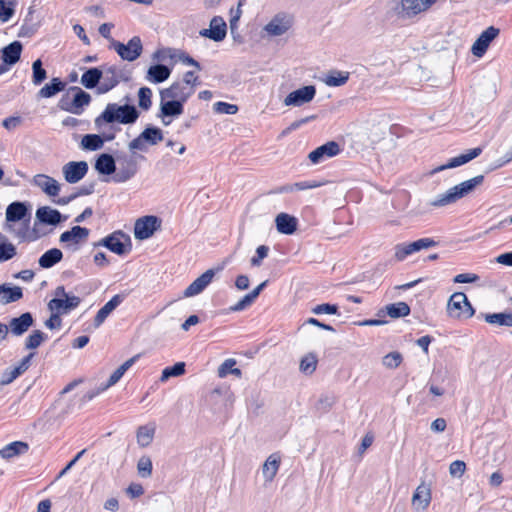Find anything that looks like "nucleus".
Listing matches in <instances>:
<instances>
[{
	"mask_svg": "<svg viewBox=\"0 0 512 512\" xmlns=\"http://www.w3.org/2000/svg\"><path fill=\"white\" fill-rule=\"evenodd\" d=\"M336 403V397L334 395L325 394L322 395L317 402V409L324 412L328 411Z\"/></svg>",
	"mask_w": 512,
	"mask_h": 512,
	"instance_id": "052dcab7",
	"label": "nucleus"
},
{
	"mask_svg": "<svg viewBox=\"0 0 512 512\" xmlns=\"http://www.w3.org/2000/svg\"><path fill=\"white\" fill-rule=\"evenodd\" d=\"M47 339V335L40 330H34L25 340V348L32 350L38 348Z\"/></svg>",
	"mask_w": 512,
	"mask_h": 512,
	"instance_id": "8fccbe9b",
	"label": "nucleus"
},
{
	"mask_svg": "<svg viewBox=\"0 0 512 512\" xmlns=\"http://www.w3.org/2000/svg\"><path fill=\"white\" fill-rule=\"evenodd\" d=\"M321 184L316 181H301L296 182L293 185H285L279 187L276 192L277 193H287L292 192L293 190H307L319 187Z\"/></svg>",
	"mask_w": 512,
	"mask_h": 512,
	"instance_id": "de8ad7c7",
	"label": "nucleus"
},
{
	"mask_svg": "<svg viewBox=\"0 0 512 512\" xmlns=\"http://www.w3.org/2000/svg\"><path fill=\"white\" fill-rule=\"evenodd\" d=\"M185 373V363L177 362L173 366L166 367L161 374L160 380L167 381L170 377L181 376Z\"/></svg>",
	"mask_w": 512,
	"mask_h": 512,
	"instance_id": "09e8293b",
	"label": "nucleus"
},
{
	"mask_svg": "<svg viewBox=\"0 0 512 512\" xmlns=\"http://www.w3.org/2000/svg\"><path fill=\"white\" fill-rule=\"evenodd\" d=\"M34 319L30 312H25L21 314L19 317L12 318L9 321V325L7 326V330L14 336H21L33 325Z\"/></svg>",
	"mask_w": 512,
	"mask_h": 512,
	"instance_id": "4be33fe9",
	"label": "nucleus"
},
{
	"mask_svg": "<svg viewBox=\"0 0 512 512\" xmlns=\"http://www.w3.org/2000/svg\"><path fill=\"white\" fill-rule=\"evenodd\" d=\"M236 365V360L233 358L226 359L218 368V376L220 378L226 377L231 373L232 367Z\"/></svg>",
	"mask_w": 512,
	"mask_h": 512,
	"instance_id": "338daca9",
	"label": "nucleus"
},
{
	"mask_svg": "<svg viewBox=\"0 0 512 512\" xmlns=\"http://www.w3.org/2000/svg\"><path fill=\"white\" fill-rule=\"evenodd\" d=\"M482 153L481 147H476L468 150L466 153L460 154L456 157H453L449 160V162L445 165L440 166L437 171H441L448 168H456L458 166L464 165L469 161L475 159Z\"/></svg>",
	"mask_w": 512,
	"mask_h": 512,
	"instance_id": "cd10ccee",
	"label": "nucleus"
},
{
	"mask_svg": "<svg viewBox=\"0 0 512 512\" xmlns=\"http://www.w3.org/2000/svg\"><path fill=\"white\" fill-rule=\"evenodd\" d=\"M447 313L452 318H470L475 310L463 292H455L448 300Z\"/></svg>",
	"mask_w": 512,
	"mask_h": 512,
	"instance_id": "423d86ee",
	"label": "nucleus"
},
{
	"mask_svg": "<svg viewBox=\"0 0 512 512\" xmlns=\"http://www.w3.org/2000/svg\"><path fill=\"white\" fill-rule=\"evenodd\" d=\"M122 301L123 297L119 294H116L102 308H100L94 318L95 327H99L112 313V311L122 303Z\"/></svg>",
	"mask_w": 512,
	"mask_h": 512,
	"instance_id": "7c9ffc66",
	"label": "nucleus"
},
{
	"mask_svg": "<svg viewBox=\"0 0 512 512\" xmlns=\"http://www.w3.org/2000/svg\"><path fill=\"white\" fill-rule=\"evenodd\" d=\"M94 168L101 175H114L116 160L111 154L102 153L96 158Z\"/></svg>",
	"mask_w": 512,
	"mask_h": 512,
	"instance_id": "bb28decb",
	"label": "nucleus"
},
{
	"mask_svg": "<svg viewBox=\"0 0 512 512\" xmlns=\"http://www.w3.org/2000/svg\"><path fill=\"white\" fill-rule=\"evenodd\" d=\"M21 374L14 367L7 368L2 376L1 384L7 385L13 382L16 378H18Z\"/></svg>",
	"mask_w": 512,
	"mask_h": 512,
	"instance_id": "774afa93",
	"label": "nucleus"
},
{
	"mask_svg": "<svg viewBox=\"0 0 512 512\" xmlns=\"http://www.w3.org/2000/svg\"><path fill=\"white\" fill-rule=\"evenodd\" d=\"M66 83L60 78H53L50 83L45 84L38 92L39 98H51L65 89Z\"/></svg>",
	"mask_w": 512,
	"mask_h": 512,
	"instance_id": "37998d69",
	"label": "nucleus"
},
{
	"mask_svg": "<svg viewBox=\"0 0 512 512\" xmlns=\"http://www.w3.org/2000/svg\"><path fill=\"white\" fill-rule=\"evenodd\" d=\"M63 258V253L58 248H52L46 251L38 260L40 267L51 268Z\"/></svg>",
	"mask_w": 512,
	"mask_h": 512,
	"instance_id": "c03bdc74",
	"label": "nucleus"
},
{
	"mask_svg": "<svg viewBox=\"0 0 512 512\" xmlns=\"http://www.w3.org/2000/svg\"><path fill=\"white\" fill-rule=\"evenodd\" d=\"M171 74V69L163 64H156L149 67L146 79L152 83H162L166 81Z\"/></svg>",
	"mask_w": 512,
	"mask_h": 512,
	"instance_id": "72a5a7b5",
	"label": "nucleus"
},
{
	"mask_svg": "<svg viewBox=\"0 0 512 512\" xmlns=\"http://www.w3.org/2000/svg\"><path fill=\"white\" fill-rule=\"evenodd\" d=\"M151 97H152L151 89L148 87H141L138 91L139 107L142 108L143 110L150 109V107L152 105Z\"/></svg>",
	"mask_w": 512,
	"mask_h": 512,
	"instance_id": "603ef678",
	"label": "nucleus"
},
{
	"mask_svg": "<svg viewBox=\"0 0 512 512\" xmlns=\"http://www.w3.org/2000/svg\"><path fill=\"white\" fill-rule=\"evenodd\" d=\"M431 498L430 485L422 482L412 496V504L418 509L425 510L429 506Z\"/></svg>",
	"mask_w": 512,
	"mask_h": 512,
	"instance_id": "a878e982",
	"label": "nucleus"
},
{
	"mask_svg": "<svg viewBox=\"0 0 512 512\" xmlns=\"http://www.w3.org/2000/svg\"><path fill=\"white\" fill-rule=\"evenodd\" d=\"M312 313L320 315V314H337L338 306L330 303H323L312 308Z\"/></svg>",
	"mask_w": 512,
	"mask_h": 512,
	"instance_id": "680f3d73",
	"label": "nucleus"
},
{
	"mask_svg": "<svg viewBox=\"0 0 512 512\" xmlns=\"http://www.w3.org/2000/svg\"><path fill=\"white\" fill-rule=\"evenodd\" d=\"M28 213V208L23 202H12L8 205L6 209V221L7 222H17L26 217Z\"/></svg>",
	"mask_w": 512,
	"mask_h": 512,
	"instance_id": "e433bc0d",
	"label": "nucleus"
},
{
	"mask_svg": "<svg viewBox=\"0 0 512 512\" xmlns=\"http://www.w3.org/2000/svg\"><path fill=\"white\" fill-rule=\"evenodd\" d=\"M213 110L219 114L234 115L238 112V106L235 104L218 101L214 103Z\"/></svg>",
	"mask_w": 512,
	"mask_h": 512,
	"instance_id": "13d9d810",
	"label": "nucleus"
},
{
	"mask_svg": "<svg viewBox=\"0 0 512 512\" xmlns=\"http://www.w3.org/2000/svg\"><path fill=\"white\" fill-rule=\"evenodd\" d=\"M89 232V229L77 225L72 227L70 230L63 232L60 235L59 240L61 243L77 245L88 238Z\"/></svg>",
	"mask_w": 512,
	"mask_h": 512,
	"instance_id": "393cba45",
	"label": "nucleus"
},
{
	"mask_svg": "<svg viewBox=\"0 0 512 512\" xmlns=\"http://www.w3.org/2000/svg\"><path fill=\"white\" fill-rule=\"evenodd\" d=\"M403 360L402 355L399 352H391L385 355L382 359V363L386 368L395 369Z\"/></svg>",
	"mask_w": 512,
	"mask_h": 512,
	"instance_id": "6e6d98bb",
	"label": "nucleus"
},
{
	"mask_svg": "<svg viewBox=\"0 0 512 512\" xmlns=\"http://www.w3.org/2000/svg\"><path fill=\"white\" fill-rule=\"evenodd\" d=\"M484 181L483 175L475 176L469 180L463 181L458 185L448 189L445 193L439 194L430 205L433 207H442L455 203L462 197L471 193L477 186L481 185Z\"/></svg>",
	"mask_w": 512,
	"mask_h": 512,
	"instance_id": "f03ea898",
	"label": "nucleus"
},
{
	"mask_svg": "<svg viewBox=\"0 0 512 512\" xmlns=\"http://www.w3.org/2000/svg\"><path fill=\"white\" fill-rule=\"evenodd\" d=\"M32 82L34 85H40L46 78V70L42 67V61L37 59L32 64Z\"/></svg>",
	"mask_w": 512,
	"mask_h": 512,
	"instance_id": "3c124183",
	"label": "nucleus"
},
{
	"mask_svg": "<svg viewBox=\"0 0 512 512\" xmlns=\"http://www.w3.org/2000/svg\"><path fill=\"white\" fill-rule=\"evenodd\" d=\"M437 245V242L431 238H421L411 243L399 244L395 247V258L403 261L407 256L422 249H428Z\"/></svg>",
	"mask_w": 512,
	"mask_h": 512,
	"instance_id": "9b49d317",
	"label": "nucleus"
},
{
	"mask_svg": "<svg viewBox=\"0 0 512 512\" xmlns=\"http://www.w3.org/2000/svg\"><path fill=\"white\" fill-rule=\"evenodd\" d=\"M500 34V29L495 26H489L486 28L475 40L471 47V53L476 57H482L490 44L494 39H496Z\"/></svg>",
	"mask_w": 512,
	"mask_h": 512,
	"instance_id": "4468645a",
	"label": "nucleus"
},
{
	"mask_svg": "<svg viewBox=\"0 0 512 512\" xmlns=\"http://www.w3.org/2000/svg\"><path fill=\"white\" fill-rule=\"evenodd\" d=\"M102 79V70L93 67L87 69L81 76V84L87 89L98 88L100 81Z\"/></svg>",
	"mask_w": 512,
	"mask_h": 512,
	"instance_id": "ea45409f",
	"label": "nucleus"
},
{
	"mask_svg": "<svg viewBox=\"0 0 512 512\" xmlns=\"http://www.w3.org/2000/svg\"><path fill=\"white\" fill-rule=\"evenodd\" d=\"M214 275L213 269L205 271L184 290L183 296L188 298L200 294L211 283Z\"/></svg>",
	"mask_w": 512,
	"mask_h": 512,
	"instance_id": "412c9836",
	"label": "nucleus"
},
{
	"mask_svg": "<svg viewBox=\"0 0 512 512\" xmlns=\"http://www.w3.org/2000/svg\"><path fill=\"white\" fill-rule=\"evenodd\" d=\"M112 48L117 52L121 59L132 62L135 61L143 51L140 37H132L127 44L112 40Z\"/></svg>",
	"mask_w": 512,
	"mask_h": 512,
	"instance_id": "1a4fd4ad",
	"label": "nucleus"
},
{
	"mask_svg": "<svg viewBox=\"0 0 512 512\" xmlns=\"http://www.w3.org/2000/svg\"><path fill=\"white\" fill-rule=\"evenodd\" d=\"M119 84L118 69L115 66L107 67L102 71V79L97 88L98 94H105Z\"/></svg>",
	"mask_w": 512,
	"mask_h": 512,
	"instance_id": "5701e85b",
	"label": "nucleus"
},
{
	"mask_svg": "<svg viewBox=\"0 0 512 512\" xmlns=\"http://www.w3.org/2000/svg\"><path fill=\"white\" fill-rule=\"evenodd\" d=\"M315 95L316 87L314 85H307L289 93L283 103L285 106L299 107L311 102Z\"/></svg>",
	"mask_w": 512,
	"mask_h": 512,
	"instance_id": "2eb2a0df",
	"label": "nucleus"
},
{
	"mask_svg": "<svg viewBox=\"0 0 512 512\" xmlns=\"http://www.w3.org/2000/svg\"><path fill=\"white\" fill-rule=\"evenodd\" d=\"M54 296L55 297L48 302V309L50 311H56L60 315L70 313L81 303V298L75 295H69L64 286L56 287Z\"/></svg>",
	"mask_w": 512,
	"mask_h": 512,
	"instance_id": "7ed1b4c3",
	"label": "nucleus"
},
{
	"mask_svg": "<svg viewBox=\"0 0 512 512\" xmlns=\"http://www.w3.org/2000/svg\"><path fill=\"white\" fill-rule=\"evenodd\" d=\"M36 219L43 224L56 226L62 221V215L56 209L43 206L36 210Z\"/></svg>",
	"mask_w": 512,
	"mask_h": 512,
	"instance_id": "c85d7f7f",
	"label": "nucleus"
},
{
	"mask_svg": "<svg viewBox=\"0 0 512 512\" xmlns=\"http://www.w3.org/2000/svg\"><path fill=\"white\" fill-rule=\"evenodd\" d=\"M101 134H86L82 137L81 148L87 151H97L104 146L105 142L114 140V133H105L104 129Z\"/></svg>",
	"mask_w": 512,
	"mask_h": 512,
	"instance_id": "6ab92c4d",
	"label": "nucleus"
},
{
	"mask_svg": "<svg viewBox=\"0 0 512 512\" xmlns=\"http://www.w3.org/2000/svg\"><path fill=\"white\" fill-rule=\"evenodd\" d=\"M28 450H29L28 443L23 442V441H14V442L7 444L0 450V456L3 459L10 460L14 457H17V456L27 453Z\"/></svg>",
	"mask_w": 512,
	"mask_h": 512,
	"instance_id": "473e14b6",
	"label": "nucleus"
},
{
	"mask_svg": "<svg viewBox=\"0 0 512 512\" xmlns=\"http://www.w3.org/2000/svg\"><path fill=\"white\" fill-rule=\"evenodd\" d=\"M94 247H105L111 252L122 256L131 251L130 237L121 230H117L93 244Z\"/></svg>",
	"mask_w": 512,
	"mask_h": 512,
	"instance_id": "20e7f679",
	"label": "nucleus"
},
{
	"mask_svg": "<svg viewBox=\"0 0 512 512\" xmlns=\"http://www.w3.org/2000/svg\"><path fill=\"white\" fill-rule=\"evenodd\" d=\"M386 314L391 318L404 317L410 314V307L405 302L389 304L385 307Z\"/></svg>",
	"mask_w": 512,
	"mask_h": 512,
	"instance_id": "49530a36",
	"label": "nucleus"
},
{
	"mask_svg": "<svg viewBox=\"0 0 512 512\" xmlns=\"http://www.w3.org/2000/svg\"><path fill=\"white\" fill-rule=\"evenodd\" d=\"M69 92L74 93L72 97V107L73 114L81 115L84 111V107L88 106L91 102V96L89 93L85 92L81 88L77 86H72L69 88Z\"/></svg>",
	"mask_w": 512,
	"mask_h": 512,
	"instance_id": "b1692460",
	"label": "nucleus"
},
{
	"mask_svg": "<svg viewBox=\"0 0 512 512\" xmlns=\"http://www.w3.org/2000/svg\"><path fill=\"white\" fill-rule=\"evenodd\" d=\"M195 92L193 87H189L181 81H176L170 87L160 91V98L162 100L172 99L179 100L185 103Z\"/></svg>",
	"mask_w": 512,
	"mask_h": 512,
	"instance_id": "f8f14e48",
	"label": "nucleus"
},
{
	"mask_svg": "<svg viewBox=\"0 0 512 512\" xmlns=\"http://www.w3.org/2000/svg\"><path fill=\"white\" fill-rule=\"evenodd\" d=\"M138 473L141 477L147 478L152 474V461L148 456H143L137 464Z\"/></svg>",
	"mask_w": 512,
	"mask_h": 512,
	"instance_id": "5fc2aeb1",
	"label": "nucleus"
},
{
	"mask_svg": "<svg viewBox=\"0 0 512 512\" xmlns=\"http://www.w3.org/2000/svg\"><path fill=\"white\" fill-rule=\"evenodd\" d=\"M22 44L20 41H14L1 50L0 58L9 66L16 64L21 57Z\"/></svg>",
	"mask_w": 512,
	"mask_h": 512,
	"instance_id": "2f4dec72",
	"label": "nucleus"
},
{
	"mask_svg": "<svg viewBox=\"0 0 512 512\" xmlns=\"http://www.w3.org/2000/svg\"><path fill=\"white\" fill-rule=\"evenodd\" d=\"M317 365V359L314 355L309 354L302 358L300 362V370L305 374H312Z\"/></svg>",
	"mask_w": 512,
	"mask_h": 512,
	"instance_id": "4d7b16f0",
	"label": "nucleus"
},
{
	"mask_svg": "<svg viewBox=\"0 0 512 512\" xmlns=\"http://www.w3.org/2000/svg\"><path fill=\"white\" fill-rule=\"evenodd\" d=\"M161 226V220L157 216L148 215L136 220L134 236L138 240L150 238Z\"/></svg>",
	"mask_w": 512,
	"mask_h": 512,
	"instance_id": "9d476101",
	"label": "nucleus"
},
{
	"mask_svg": "<svg viewBox=\"0 0 512 512\" xmlns=\"http://www.w3.org/2000/svg\"><path fill=\"white\" fill-rule=\"evenodd\" d=\"M88 169L86 161H70L62 167V172L66 182L75 184L85 177Z\"/></svg>",
	"mask_w": 512,
	"mask_h": 512,
	"instance_id": "dca6fc26",
	"label": "nucleus"
},
{
	"mask_svg": "<svg viewBox=\"0 0 512 512\" xmlns=\"http://www.w3.org/2000/svg\"><path fill=\"white\" fill-rule=\"evenodd\" d=\"M293 25V17L287 13L276 14L265 26L264 31L269 36H281Z\"/></svg>",
	"mask_w": 512,
	"mask_h": 512,
	"instance_id": "ddd939ff",
	"label": "nucleus"
},
{
	"mask_svg": "<svg viewBox=\"0 0 512 512\" xmlns=\"http://www.w3.org/2000/svg\"><path fill=\"white\" fill-rule=\"evenodd\" d=\"M139 358V355H135L132 358L125 361L122 365H120L109 377L108 381L105 384H102V390H106L109 387L115 385L125 374V372L135 363V361Z\"/></svg>",
	"mask_w": 512,
	"mask_h": 512,
	"instance_id": "a19ab883",
	"label": "nucleus"
},
{
	"mask_svg": "<svg viewBox=\"0 0 512 512\" xmlns=\"http://www.w3.org/2000/svg\"><path fill=\"white\" fill-rule=\"evenodd\" d=\"M485 322L490 325L498 327H512V313L499 312V313H486L483 314Z\"/></svg>",
	"mask_w": 512,
	"mask_h": 512,
	"instance_id": "4c0bfd02",
	"label": "nucleus"
},
{
	"mask_svg": "<svg viewBox=\"0 0 512 512\" xmlns=\"http://www.w3.org/2000/svg\"><path fill=\"white\" fill-rule=\"evenodd\" d=\"M16 255V247L10 242L0 244V263L12 259Z\"/></svg>",
	"mask_w": 512,
	"mask_h": 512,
	"instance_id": "bf43d9fd",
	"label": "nucleus"
},
{
	"mask_svg": "<svg viewBox=\"0 0 512 512\" xmlns=\"http://www.w3.org/2000/svg\"><path fill=\"white\" fill-rule=\"evenodd\" d=\"M155 434V427L150 425L140 426L137 429V443L141 447H147L153 441Z\"/></svg>",
	"mask_w": 512,
	"mask_h": 512,
	"instance_id": "a18cd8bd",
	"label": "nucleus"
},
{
	"mask_svg": "<svg viewBox=\"0 0 512 512\" xmlns=\"http://www.w3.org/2000/svg\"><path fill=\"white\" fill-rule=\"evenodd\" d=\"M438 0H401L394 8L398 17L410 19L427 11Z\"/></svg>",
	"mask_w": 512,
	"mask_h": 512,
	"instance_id": "6e6552de",
	"label": "nucleus"
},
{
	"mask_svg": "<svg viewBox=\"0 0 512 512\" xmlns=\"http://www.w3.org/2000/svg\"><path fill=\"white\" fill-rule=\"evenodd\" d=\"M480 279L477 274L474 273H462L458 274L453 278L454 283H475Z\"/></svg>",
	"mask_w": 512,
	"mask_h": 512,
	"instance_id": "69168bd1",
	"label": "nucleus"
},
{
	"mask_svg": "<svg viewBox=\"0 0 512 512\" xmlns=\"http://www.w3.org/2000/svg\"><path fill=\"white\" fill-rule=\"evenodd\" d=\"M23 297V291L20 287H11L8 284L0 285V303L9 304L16 302Z\"/></svg>",
	"mask_w": 512,
	"mask_h": 512,
	"instance_id": "58836bf2",
	"label": "nucleus"
},
{
	"mask_svg": "<svg viewBox=\"0 0 512 512\" xmlns=\"http://www.w3.org/2000/svg\"><path fill=\"white\" fill-rule=\"evenodd\" d=\"M277 231L285 235L293 234L297 229V219L287 213H280L275 218Z\"/></svg>",
	"mask_w": 512,
	"mask_h": 512,
	"instance_id": "c756f323",
	"label": "nucleus"
},
{
	"mask_svg": "<svg viewBox=\"0 0 512 512\" xmlns=\"http://www.w3.org/2000/svg\"><path fill=\"white\" fill-rule=\"evenodd\" d=\"M269 252V247L265 245H260L256 249V255L251 258L252 266H260L262 260L267 257Z\"/></svg>",
	"mask_w": 512,
	"mask_h": 512,
	"instance_id": "e2e57ef3",
	"label": "nucleus"
},
{
	"mask_svg": "<svg viewBox=\"0 0 512 512\" xmlns=\"http://www.w3.org/2000/svg\"><path fill=\"white\" fill-rule=\"evenodd\" d=\"M349 76L347 71L330 70L322 81L329 87H339L347 83Z\"/></svg>",
	"mask_w": 512,
	"mask_h": 512,
	"instance_id": "79ce46f5",
	"label": "nucleus"
},
{
	"mask_svg": "<svg viewBox=\"0 0 512 512\" xmlns=\"http://www.w3.org/2000/svg\"><path fill=\"white\" fill-rule=\"evenodd\" d=\"M184 111V104L179 100H162L160 102V114L159 116L165 117H177Z\"/></svg>",
	"mask_w": 512,
	"mask_h": 512,
	"instance_id": "f704fd0d",
	"label": "nucleus"
},
{
	"mask_svg": "<svg viewBox=\"0 0 512 512\" xmlns=\"http://www.w3.org/2000/svg\"><path fill=\"white\" fill-rule=\"evenodd\" d=\"M340 152V145L335 141H329L311 151L308 155V159L312 164H319L329 158L337 156Z\"/></svg>",
	"mask_w": 512,
	"mask_h": 512,
	"instance_id": "f3484780",
	"label": "nucleus"
},
{
	"mask_svg": "<svg viewBox=\"0 0 512 512\" xmlns=\"http://www.w3.org/2000/svg\"><path fill=\"white\" fill-rule=\"evenodd\" d=\"M15 13V7L12 2H6L0 0V21L5 23L8 22Z\"/></svg>",
	"mask_w": 512,
	"mask_h": 512,
	"instance_id": "864d4df0",
	"label": "nucleus"
},
{
	"mask_svg": "<svg viewBox=\"0 0 512 512\" xmlns=\"http://www.w3.org/2000/svg\"><path fill=\"white\" fill-rule=\"evenodd\" d=\"M280 456L270 455L262 466V474L266 482H272L280 467Z\"/></svg>",
	"mask_w": 512,
	"mask_h": 512,
	"instance_id": "c9c22d12",
	"label": "nucleus"
},
{
	"mask_svg": "<svg viewBox=\"0 0 512 512\" xmlns=\"http://www.w3.org/2000/svg\"><path fill=\"white\" fill-rule=\"evenodd\" d=\"M116 171L112 176L115 183H125L135 177L138 173L139 166L134 155L122 154L117 156Z\"/></svg>",
	"mask_w": 512,
	"mask_h": 512,
	"instance_id": "39448f33",
	"label": "nucleus"
},
{
	"mask_svg": "<svg viewBox=\"0 0 512 512\" xmlns=\"http://www.w3.org/2000/svg\"><path fill=\"white\" fill-rule=\"evenodd\" d=\"M32 184L40 188L45 194L50 197L58 196L61 186L52 177L46 174H37L32 179Z\"/></svg>",
	"mask_w": 512,
	"mask_h": 512,
	"instance_id": "aec40b11",
	"label": "nucleus"
},
{
	"mask_svg": "<svg viewBox=\"0 0 512 512\" xmlns=\"http://www.w3.org/2000/svg\"><path fill=\"white\" fill-rule=\"evenodd\" d=\"M199 34L215 42H221L227 34V24L221 16H214L208 29H202Z\"/></svg>",
	"mask_w": 512,
	"mask_h": 512,
	"instance_id": "a211bd4d",
	"label": "nucleus"
},
{
	"mask_svg": "<svg viewBox=\"0 0 512 512\" xmlns=\"http://www.w3.org/2000/svg\"><path fill=\"white\" fill-rule=\"evenodd\" d=\"M466 470L464 461L455 460L449 466V473L452 477H461Z\"/></svg>",
	"mask_w": 512,
	"mask_h": 512,
	"instance_id": "0e129e2a",
	"label": "nucleus"
},
{
	"mask_svg": "<svg viewBox=\"0 0 512 512\" xmlns=\"http://www.w3.org/2000/svg\"><path fill=\"white\" fill-rule=\"evenodd\" d=\"M163 138V132L160 128L148 126L128 144V148L130 151H146L147 145L154 146L161 142Z\"/></svg>",
	"mask_w": 512,
	"mask_h": 512,
	"instance_id": "0eeeda50",
	"label": "nucleus"
},
{
	"mask_svg": "<svg viewBox=\"0 0 512 512\" xmlns=\"http://www.w3.org/2000/svg\"><path fill=\"white\" fill-rule=\"evenodd\" d=\"M139 116L140 112L134 105L108 103L103 112L95 118L94 125L96 130L102 131L107 124H134Z\"/></svg>",
	"mask_w": 512,
	"mask_h": 512,
	"instance_id": "f257e3e1",
	"label": "nucleus"
}]
</instances>
